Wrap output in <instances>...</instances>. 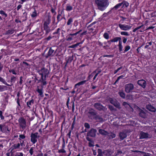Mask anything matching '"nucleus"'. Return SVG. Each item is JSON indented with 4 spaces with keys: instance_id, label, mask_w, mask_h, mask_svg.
<instances>
[{
    "instance_id": "603ef678",
    "label": "nucleus",
    "mask_w": 156,
    "mask_h": 156,
    "mask_svg": "<svg viewBox=\"0 0 156 156\" xmlns=\"http://www.w3.org/2000/svg\"><path fill=\"white\" fill-rule=\"evenodd\" d=\"M61 16V14H59L58 16H57V20H58V21H59L60 20H61V19H60V16Z\"/></svg>"
},
{
    "instance_id": "a211bd4d",
    "label": "nucleus",
    "mask_w": 156,
    "mask_h": 156,
    "mask_svg": "<svg viewBox=\"0 0 156 156\" xmlns=\"http://www.w3.org/2000/svg\"><path fill=\"white\" fill-rule=\"evenodd\" d=\"M45 78H44L43 79H42L41 78V80H40V81L41 83V86L42 88L44 87L47 84L45 80Z\"/></svg>"
},
{
    "instance_id": "052dcab7",
    "label": "nucleus",
    "mask_w": 156,
    "mask_h": 156,
    "mask_svg": "<svg viewBox=\"0 0 156 156\" xmlns=\"http://www.w3.org/2000/svg\"><path fill=\"white\" fill-rule=\"evenodd\" d=\"M23 80L22 79V77H21L20 78V83L21 84L22 83Z\"/></svg>"
},
{
    "instance_id": "bb28decb",
    "label": "nucleus",
    "mask_w": 156,
    "mask_h": 156,
    "mask_svg": "<svg viewBox=\"0 0 156 156\" xmlns=\"http://www.w3.org/2000/svg\"><path fill=\"white\" fill-rule=\"evenodd\" d=\"M120 96L123 98H125V94L123 91H120L119 92Z\"/></svg>"
},
{
    "instance_id": "4468645a",
    "label": "nucleus",
    "mask_w": 156,
    "mask_h": 156,
    "mask_svg": "<svg viewBox=\"0 0 156 156\" xmlns=\"http://www.w3.org/2000/svg\"><path fill=\"white\" fill-rule=\"evenodd\" d=\"M119 136L120 139L121 140H123L126 138L127 136L126 131H123L122 132H120L119 134Z\"/></svg>"
},
{
    "instance_id": "9b49d317",
    "label": "nucleus",
    "mask_w": 156,
    "mask_h": 156,
    "mask_svg": "<svg viewBox=\"0 0 156 156\" xmlns=\"http://www.w3.org/2000/svg\"><path fill=\"white\" fill-rule=\"evenodd\" d=\"M110 103L113 105L116 108H119L120 105L119 103L115 99L111 98L110 99Z\"/></svg>"
},
{
    "instance_id": "aec40b11",
    "label": "nucleus",
    "mask_w": 156,
    "mask_h": 156,
    "mask_svg": "<svg viewBox=\"0 0 156 156\" xmlns=\"http://www.w3.org/2000/svg\"><path fill=\"white\" fill-rule=\"evenodd\" d=\"M104 44L105 45L104 46L103 48H105L106 47H109L110 45L111 44V41H108L107 42H105Z\"/></svg>"
},
{
    "instance_id": "774afa93",
    "label": "nucleus",
    "mask_w": 156,
    "mask_h": 156,
    "mask_svg": "<svg viewBox=\"0 0 156 156\" xmlns=\"http://www.w3.org/2000/svg\"><path fill=\"white\" fill-rule=\"evenodd\" d=\"M98 74L97 73L96 74L95 76H94V80L95 79V78H96V77L97 76H98Z\"/></svg>"
},
{
    "instance_id": "b1692460",
    "label": "nucleus",
    "mask_w": 156,
    "mask_h": 156,
    "mask_svg": "<svg viewBox=\"0 0 156 156\" xmlns=\"http://www.w3.org/2000/svg\"><path fill=\"white\" fill-rule=\"evenodd\" d=\"M34 101L33 100H31L30 101L27 102V106L30 108V106L32 105L34 103Z\"/></svg>"
},
{
    "instance_id": "9d476101",
    "label": "nucleus",
    "mask_w": 156,
    "mask_h": 156,
    "mask_svg": "<svg viewBox=\"0 0 156 156\" xmlns=\"http://www.w3.org/2000/svg\"><path fill=\"white\" fill-rule=\"evenodd\" d=\"M51 22V19L50 17H48V19L44 23V29L47 31L49 30V28L48 25Z\"/></svg>"
},
{
    "instance_id": "f3484780",
    "label": "nucleus",
    "mask_w": 156,
    "mask_h": 156,
    "mask_svg": "<svg viewBox=\"0 0 156 156\" xmlns=\"http://www.w3.org/2000/svg\"><path fill=\"white\" fill-rule=\"evenodd\" d=\"M137 111L139 112V114L140 116L144 118L145 116V114L143 111L140 109L138 107H136Z\"/></svg>"
},
{
    "instance_id": "39448f33",
    "label": "nucleus",
    "mask_w": 156,
    "mask_h": 156,
    "mask_svg": "<svg viewBox=\"0 0 156 156\" xmlns=\"http://www.w3.org/2000/svg\"><path fill=\"white\" fill-rule=\"evenodd\" d=\"M119 26L121 30L125 31H127L130 30L132 27V24L127 25L125 24H119Z\"/></svg>"
},
{
    "instance_id": "c9c22d12",
    "label": "nucleus",
    "mask_w": 156,
    "mask_h": 156,
    "mask_svg": "<svg viewBox=\"0 0 156 156\" xmlns=\"http://www.w3.org/2000/svg\"><path fill=\"white\" fill-rule=\"evenodd\" d=\"M31 16L32 17H34L37 16V12L35 10H34V11L31 14Z\"/></svg>"
},
{
    "instance_id": "37998d69",
    "label": "nucleus",
    "mask_w": 156,
    "mask_h": 156,
    "mask_svg": "<svg viewBox=\"0 0 156 156\" xmlns=\"http://www.w3.org/2000/svg\"><path fill=\"white\" fill-rule=\"evenodd\" d=\"M58 152L59 153H65L66 151L64 149H62L59 150Z\"/></svg>"
},
{
    "instance_id": "4d7b16f0",
    "label": "nucleus",
    "mask_w": 156,
    "mask_h": 156,
    "mask_svg": "<svg viewBox=\"0 0 156 156\" xmlns=\"http://www.w3.org/2000/svg\"><path fill=\"white\" fill-rule=\"evenodd\" d=\"M22 7L21 5H19L17 7V10H19Z\"/></svg>"
},
{
    "instance_id": "0e129e2a",
    "label": "nucleus",
    "mask_w": 156,
    "mask_h": 156,
    "mask_svg": "<svg viewBox=\"0 0 156 156\" xmlns=\"http://www.w3.org/2000/svg\"><path fill=\"white\" fill-rule=\"evenodd\" d=\"M93 154L94 155H96L97 154L95 150H93Z\"/></svg>"
},
{
    "instance_id": "c756f323",
    "label": "nucleus",
    "mask_w": 156,
    "mask_h": 156,
    "mask_svg": "<svg viewBox=\"0 0 156 156\" xmlns=\"http://www.w3.org/2000/svg\"><path fill=\"white\" fill-rule=\"evenodd\" d=\"M54 52V50H53L52 48H50L48 52V55H53V54Z\"/></svg>"
},
{
    "instance_id": "4c0bfd02",
    "label": "nucleus",
    "mask_w": 156,
    "mask_h": 156,
    "mask_svg": "<svg viewBox=\"0 0 156 156\" xmlns=\"http://www.w3.org/2000/svg\"><path fill=\"white\" fill-rule=\"evenodd\" d=\"M0 81L2 82L4 84L7 85V83L3 78L0 77Z\"/></svg>"
},
{
    "instance_id": "09e8293b",
    "label": "nucleus",
    "mask_w": 156,
    "mask_h": 156,
    "mask_svg": "<svg viewBox=\"0 0 156 156\" xmlns=\"http://www.w3.org/2000/svg\"><path fill=\"white\" fill-rule=\"evenodd\" d=\"M80 31H81V30H80L78 32H76L75 33H74V34H70V35L71 36L76 35L77 34H78L80 32Z\"/></svg>"
},
{
    "instance_id": "3c124183",
    "label": "nucleus",
    "mask_w": 156,
    "mask_h": 156,
    "mask_svg": "<svg viewBox=\"0 0 156 156\" xmlns=\"http://www.w3.org/2000/svg\"><path fill=\"white\" fill-rule=\"evenodd\" d=\"M9 72H11L13 74L16 75V73L15 71L14 70H9Z\"/></svg>"
},
{
    "instance_id": "e2e57ef3",
    "label": "nucleus",
    "mask_w": 156,
    "mask_h": 156,
    "mask_svg": "<svg viewBox=\"0 0 156 156\" xmlns=\"http://www.w3.org/2000/svg\"><path fill=\"white\" fill-rule=\"evenodd\" d=\"M107 152H108V151H104V153L106 155H107V156H109L110 155V154H107V153H106Z\"/></svg>"
},
{
    "instance_id": "de8ad7c7",
    "label": "nucleus",
    "mask_w": 156,
    "mask_h": 156,
    "mask_svg": "<svg viewBox=\"0 0 156 156\" xmlns=\"http://www.w3.org/2000/svg\"><path fill=\"white\" fill-rule=\"evenodd\" d=\"M33 147L31 148L29 150V152L31 155H32L33 154Z\"/></svg>"
},
{
    "instance_id": "8fccbe9b",
    "label": "nucleus",
    "mask_w": 156,
    "mask_h": 156,
    "mask_svg": "<svg viewBox=\"0 0 156 156\" xmlns=\"http://www.w3.org/2000/svg\"><path fill=\"white\" fill-rule=\"evenodd\" d=\"M124 77V75H121V76H119V77H118V78L117 79V80H116V82H117V81H119V80L120 79L122 78H123V77Z\"/></svg>"
},
{
    "instance_id": "f03ea898",
    "label": "nucleus",
    "mask_w": 156,
    "mask_h": 156,
    "mask_svg": "<svg viewBox=\"0 0 156 156\" xmlns=\"http://www.w3.org/2000/svg\"><path fill=\"white\" fill-rule=\"evenodd\" d=\"M25 145L24 141L21 140L20 143L14 144L12 145L11 147V148H12V150L16 149L22 150L25 146Z\"/></svg>"
},
{
    "instance_id": "a18cd8bd",
    "label": "nucleus",
    "mask_w": 156,
    "mask_h": 156,
    "mask_svg": "<svg viewBox=\"0 0 156 156\" xmlns=\"http://www.w3.org/2000/svg\"><path fill=\"white\" fill-rule=\"evenodd\" d=\"M98 150V154L97 156H101V149H99Z\"/></svg>"
},
{
    "instance_id": "423d86ee",
    "label": "nucleus",
    "mask_w": 156,
    "mask_h": 156,
    "mask_svg": "<svg viewBox=\"0 0 156 156\" xmlns=\"http://www.w3.org/2000/svg\"><path fill=\"white\" fill-rule=\"evenodd\" d=\"M18 122L20 127L23 129H25L26 127L25 120L23 118H20L18 120Z\"/></svg>"
},
{
    "instance_id": "6ab92c4d",
    "label": "nucleus",
    "mask_w": 156,
    "mask_h": 156,
    "mask_svg": "<svg viewBox=\"0 0 156 156\" xmlns=\"http://www.w3.org/2000/svg\"><path fill=\"white\" fill-rule=\"evenodd\" d=\"M99 133L103 136H106L107 135L108 133L104 130L100 129L98 130Z\"/></svg>"
},
{
    "instance_id": "58836bf2",
    "label": "nucleus",
    "mask_w": 156,
    "mask_h": 156,
    "mask_svg": "<svg viewBox=\"0 0 156 156\" xmlns=\"http://www.w3.org/2000/svg\"><path fill=\"white\" fill-rule=\"evenodd\" d=\"M73 20L72 18H70L69 19V20L68 21V22L67 23V25H70L71 23L73 22Z\"/></svg>"
},
{
    "instance_id": "13d9d810",
    "label": "nucleus",
    "mask_w": 156,
    "mask_h": 156,
    "mask_svg": "<svg viewBox=\"0 0 156 156\" xmlns=\"http://www.w3.org/2000/svg\"><path fill=\"white\" fill-rule=\"evenodd\" d=\"M144 26V25H141V26H139V27H136V29H137V30H139V29H140V28L141 27H143Z\"/></svg>"
},
{
    "instance_id": "1a4fd4ad",
    "label": "nucleus",
    "mask_w": 156,
    "mask_h": 156,
    "mask_svg": "<svg viewBox=\"0 0 156 156\" xmlns=\"http://www.w3.org/2000/svg\"><path fill=\"white\" fill-rule=\"evenodd\" d=\"M140 138L141 139L149 138L151 137V136L147 133L141 132L140 133Z\"/></svg>"
},
{
    "instance_id": "f8f14e48",
    "label": "nucleus",
    "mask_w": 156,
    "mask_h": 156,
    "mask_svg": "<svg viewBox=\"0 0 156 156\" xmlns=\"http://www.w3.org/2000/svg\"><path fill=\"white\" fill-rule=\"evenodd\" d=\"M137 83L143 88H144L146 87V81L143 80H139L137 81Z\"/></svg>"
},
{
    "instance_id": "864d4df0",
    "label": "nucleus",
    "mask_w": 156,
    "mask_h": 156,
    "mask_svg": "<svg viewBox=\"0 0 156 156\" xmlns=\"http://www.w3.org/2000/svg\"><path fill=\"white\" fill-rule=\"evenodd\" d=\"M108 107L110 109L111 111H113L114 110V107L112 106L109 105Z\"/></svg>"
},
{
    "instance_id": "0eeeda50",
    "label": "nucleus",
    "mask_w": 156,
    "mask_h": 156,
    "mask_svg": "<svg viewBox=\"0 0 156 156\" xmlns=\"http://www.w3.org/2000/svg\"><path fill=\"white\" fill-rule=\"evenodd\" d=\"M134 88V86L133 84L129 83L125 85V90L126 93H129L132 91Z\"/></svg>"
},
{
    "instance_id": "5701e85b",
    "label": "nucleus",
    "mask_w": 156,
    "mask_h": 156,
    "mask_svg": "<svg viewBox=\"0 0 156 156\" xmlns=\"http://www.w3.org/2000/svg\"><path fill=\"white\" fill-rule=\"evenodd\" d=\"M11 148L10 149H9L8 151V152L6 154V155L7 156H12L13 154V152L12 148L11 149Z\"/></svg>"
},
{
    "instance_id": "338daca9",
    "label": "nucleus",
    "mask_w": 156,
    "mask_h": 156,
    "mask_svg": "<svg viewBox=\"0 0 156 156\" xmlns=\"http://www.w3.org/2000/svg\"><path fill=\"white\" fill-rule=\"evenodd\" d=\"M154 28L153 27H150L147 28V29H153Z\"/></svg>"
},
{
    "instance_id": "cd10ccee",
    "label": "nucleus",
    "mask_w": 156,
    "mask_h": 156,
    "mask_svg": "<svg viewBox=\"0 0 156 156\" xmlns=\"http://www.w3.org/2000/svg\"><path fill=\"white\" fill-rule=\"evenodd\" d=\"M72 9L73 7L71 6L68 5L66 6V10L68 11H70Z\"/></svg>"
},
{
    "instance_id": "473e14b6",
    "label": "nucleus",
    "mask_w": 156,
    "mask_h": 156,
    "mask_svg": "<svg viewBox=\"0 0 156 156\" xmlns=\"http://www.w3.org/2000/svg\"><path fill=\"white\" fill-rule=\"evenodd\" d=\"M130 49V47L129 45L126 46L125 47V50L124 51V53L129 51Z\"/></svg>"
},
{
    "instance_id": "6e6d98bb",
    "label": "nucleus",
    "mask_w": 156,
    "mask_h": 156,
    "mask_svg": "<svg viewBox=\"0 0 156 156\" xmlns=\"http://www.w3.org/2000/svg\"><path fill=\"white\" fill-rule=\"evenodd\" d=\"M89 145L90 147H91L94 146V144L93 143L90 142H89Z\"/></svg>"
},
{
    "instance_id": "6e6552de",
    "label": "nucleus",
    "mask_w": 156,
    "mask_h": 156,
    "mask_svg": "<svg viewBox=\"0 0 156 156\" xmlns=\"http://www.w3.org/2000/svg\"><path fill=\"white\" fill-rule=\"evenodd\" d=\"M38 133H37L31 134L30 136L31 141L34 144H35L37 142V139L38 137Z\"/></svg>"
},
{
    "instance_id": "7ed1b4c3",
    "label": "nucleus",
    "mask_w": 156,
    "mask_h": 156,
    "mask_svg": "<svg viewBox=\"0 0 156 156\" xmlns=\"http://www.w3.org/2000/svg\"><path fill=\"white\" fill-rule=\"evenodd\" d=\"M0 130L3 133H5L7 132H9L11 129L9 128L8 126L6 125V123L0 124Z\"/></svg>"
},
{
    "instance_id": "ddd939ff",
    "label": "nucleus",
    "mask_w": 156,
    "mask_h": 156,
    "mask_svg": "<svg viewBox=\"0 0 156 156\" xmlns=\"http://www.w3.org/2000/svg\"><path fill=\"white\" fill-rule=\"evenodd\" d=\"M94 106L95 107L99 110H105V108L102 105L99 103H96L94 104Z\"/></svg>"
},
{
    "instance_id": "c03bdc74",
    "label": "nucleus",
    "mask_w": 156,
    "mask_h": 156,
    "mask_svg": "<svg viewBox=\"0 0 156 156\" xmlns=\"http://www.w3.org/2000/svg\"><path fill=\"white\" fill-rule=\"evenodd\" d=\"M0 117L1 119H4V117L2 115V112L1 111H0Z\"/></svg>"
},
{
    "instance_id": "f704fd0d",
    "label": "nucleus",
    "mask_w": 156,
    "mask_h": 156,
    "mask_svg": "<svg viewBox=\"0 0 156 156\" xmlns=\"http://www.w3.org/2000/svg\"><path fill=\"white\" fill-rule=\"evenodd\" d=\"M103 36H104V37L106 39H109V34H108L107 33H105L104 34Z\"/></svg>"
},
{
    "instance_id": "49530a36",
    "label": "nucleus",
    "mask_w": 156,
    "mask_h": 156,
    "mask_svg": "<svg viewBox=\"0 0 156 156\" xmlns=\"http://www.w3.org/2000/svg\"><path fill=\"white\" fill-rule=\"evenodd\" d=\"M84 126L87 128H90V125L88 123H85L84 124Z\"/></svg>"
},
{
    "instance_id": "69168bd1",
    "label": "nucleus",
    "mask_w": 156,
    "mask_h": 156,
    "mask_svg": "<svg viewBox=\"0 0 156 156\" xmlns=\"http://www.w3.org/2000/svg\"><path fill=\"white\" fill-rule=\"evenodd\" d=\"M37 156H43V154L42 153H40L38 154Z\"/></svg>"
},
{
    "instance_id": "412c9836",
    "label": "nucleus",
    "mask_w": 156,
    "mask_h": 156,
    "mask_svg": "<svg viewBox=\"0 0 156 156\" xmlns=\"http://www.w3.org/2000/svg\"><path fill=\"white\" fill-rule=\"evenodd\" d=\"M107 135L108 136L109 139H112L115 138V134L112 133H108Z\"/></svg>"
},
{
    "instance_id": "680f3d73",
    "label": "nucleus",
    "mask_w": 156,
    "mask_h": 156,
    "mask_svg": "<svg viewBox=\"0 0 156 156\" xmlns=\"http://www.w3.org/2000/svg\"><path fill=\"white\" fill-rule=\"evenodd\" d=\"M51 11L52 13H55L56 14V12H55V10L53 9L52 8Z\"/></svg>"
},
{
    "instance_id": "dca6fc26",
    "label": "nucleus",
    "mask_w": 156,
    "mask_h": 156,
    "mask_svg": "<svg viewBox=\"0 0 156 156\" xmlns=\"http://www.w3.org/2000/svg\"><path fill=\"white\" fill-rule=\"evenodd\" d=\"M97 130L95 129H92L88 133V135L92 137H94L96 135Z\"/></svg>"
},
{
    "instance_id": "7c9ffc66",
    "label": "nucleus",
    "mask_w": 156,
    "mask_h": 156,
    "mask_svg": "<svg viewBox=\"0 0 156 156\" xmlns=\"http://www.w3.org/2000/svg\"><path fill=\"white\" fill-rule=\"evenodd\" d=\"M122 35H124L126 36H129V34L127 32L122 31L120 33Z\"/></svg>"
},
{
    "instance_id": "f257e3e1",
    "label": "nucleus",
    "mask_w": 156,
    "mask_h": 156,
    "mask_svg": "<svg viewBox=\"0 0 156 156\" xmlns=\"http://www.w3.org/2000/svg\"><path fill=\"white\" fill-rule=\"evenodd\" d=\"M95 2L98 9L101 11L104 10L108 5L107 0H95Z\"/></svg>"
},
{
    "instance_id": "bf43d9fd",
    "label": "nucleus",
    "mask_w": 156,
    "mask_h": 156,
    "mask_svg": "<svg viewBox=\"0 0 156 156\" xmlns=\"http://www.w3.org/2000/svg\"><path fill=\"white\" fill-rule=\"evenodd\" d=\"M127 39L126 38H124L123 40V42L124 43H125L126 41H127Z\"/></svg>"
},
{
    "instance_id": "ea45409f",
    "label": "nucleus",
    "mask_w": 156,
    "mask_h": 156,
    "mask_svg": "<svg viewBox=\"0 0 156 156\" xmlns=\"http://www.w3.org/2000/svg\"><path fill=\"white\" fill-rule=\"evenodd\" d=\"M25 138V136L24 135H20L19 139V140H21V139H24Z\"/></svg>"
},
{
    "instance_id": "2eb2a0df",
    "label": "nucleus",
    "mask_w": 156,
    "mask_h": 156,
    "mask_svg": "<svg viewBox=\"0 0 156 156\" xmlns=\"http://www.w3.org/2000/svg\"><path fill=\"white\" fill-rule=\"evenodd\" d=\"M147 108L149 111L155 112L156 111V108L151 105H148L147 106Z\"/></svg>"
},
{
    "instance_id": "c85d7f7f",
    "label": "nucleus",
    "mask_w": 156,
    "mask_h": 156,
    "mask_svg": "<svg viewBox=\"0 0 156 156\" xmlns=\"http://www.w3.org/2000/svg\"><path fill=\"white\" fill-rule=\"evenodd\" d=\"M122 3H119L117 4L114 7V9H118L119 8L120 6H122Z\"/></svg>"
},
{
    "instance_id": "5fc2aeb1",
    "label": "nucleus",
    "mask_w": 156,
    "mask_h": 156,
    "mask_svg": "<svg viewBox=\"0 0 156 156\" xmlns=\"http://www.w3.org/2000/svg\"><path fill=\"white\" fill-rule=\"evenodd\" d=\"M123 105L125 106V107H128V106H129V105L126 102H124L123 103Z\"/></svg>"
},
{
    "instance_id": "72a5a7b5",
    "label": "nucleus",
    "mask_w": 156,
    "mask_h": 156,
    "mask_svg": "<svg viewBox=\"0 0 156 156\" xmlns=\"http://www.w3.org/2000/svg\"><path fill=\"white\" fill-rule=\"evenodd\" d=\"M0 14L4 16L5 17L7 16V15L5 12L3 10L0 11Z\"/></svg>"
},
{
    "instance_id": "20e7f679",
    "label": "nucleus",
    "mask_w": 156,
    "mask_h": 156,
    "mask_svg": "<svg viewBox=\"0 0 156 156\" xmlns=\"http://www.w3.org/2000/svg\"><path fill=\"white\" fill-rule=\"evenodd\" d=\"M38 73L41 76L42 79H43L44 78H46L48 76V71L47 69L42 68L38 71Z\"/></svg>"
},
{
    "instance_id": "e433bc0d",
    "label": "nucleus",
    "mask_w": 156,
    "mask_h": 156,
    "mask_svg": "<svg viewBox=\"0 0 156 156\" xmlns=\"http://www.w3.org/2000/svg\"><path fill=\"white\" fill-rule=\"evenodd\" d=\"M80 44V43H76V44L73 45L71 46H69V48H75L77 46H78Z\"/></svg>"
},
{
    "instance_id": "a19ab883",
    "label": "nucleus",
    "mask_w": 156,
    "mask_h": 156,
    "mask_svg": "<svg viewBox=\"0 0 156 156\" xmlns=\"http://www.w3.org/2000/svg\"><path fill=\"white\" fill-rule=\"evenodd\" d=\"M23 154L21 152L17 153L15 156H23Z\"/></svg>"
},
{
    "instance_id": "a878e982",
    "label": "nucleus",
    "mask_w": 156,
    "mask_h": 156,
    "mask_svg": "<svg viewBox=\"0 0 156 156\" xmlns=\"http://www.w3.org/2000/svg\"><path fill=\"white\" fill-rule=\"evenodd\" d=\"M119 50L120 51H121L122 50L123 47L122 45V42L121 41L119 42Z\"/></svg>"
},
{
    "instance_id": "2f4dec72",
    "label": "nucleus",
    "mask_w": 156,
    "mask_h": 156,
    "mask_svg": "<svg viewBox=\"0 0 156 156\" xmlns=\"http://www.w3.org/2000/svg\"><path fill=\"white\" fill-rule=\"evenodd\" d=\"M43 88L39 89L38 88V89L37 90V91L38 93H39L40 95L41 96L43 94V92H42Z\"/></svg>"
},
{
    "instance_id": "4be33fe9",
    "label": "nucleus",
    "mask_w": 156,
    "mask_h": 156,
    "mask_svg": "<svg viewBox=\"0 0 156 156\" xmlns=\"http://www.w3.org/2000/svg\"><path fill=\"white\" fill-rule=\"evenodd\" d=\"M121 40V38L120 37H116L110 41L111 42H116L118 41H120Z\"/></svg>"
},
{
    "instance_id": "79ce46f5",
    "label": "nucleus",
    "mask_w": 156,
    "mask_h": 156,
    "mask_svg": "<svg viewBox=\"0 0 156 156\" xmlns=\"http://www.w3.org/2000/svg\"><path fill=\"white\" fill-rule=\"evenodd\" d=\"M71 35H70V34L68 35V38L66 39V40L67 41H70L72 40V38L71 37Z\"/></svg>"
},
{
    "instance_id": "393cba45",
    "label": "nucleus",
    "mask_w": 156,
    "mask_h": 156,
    "mask_svg": "<svg viewBox=\"0 0 156 156\" xmlns=\"http://www.w3.org/2000/svg\"><path fill=\"white\" fill-rule=\"evenodd\" d=\"M86 82V80H83L75 84V87H76L78 86H80L81 85H83Z\"/></svg>"
}]
</instances>
